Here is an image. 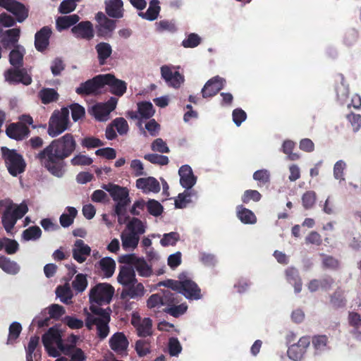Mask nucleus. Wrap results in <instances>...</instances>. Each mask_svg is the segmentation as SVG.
<instances>
[{
	"label": "nucleus",
	"instance_id": "obj_39",
	"mask_svg": "<svg viewBox=\"0 0 361 361\" xmlns=\"http://www.w3.org/2000/svg\"><path fill=\"white\" fill-rule=\"evenodd\" d=\"M159 11L160 7L159 6V1L152 0L147 11L145 13H140L139 16L147 20H153L157 18Z\"/></svg>",
	"mask_w": 361,
	"mask_h": 361
},
{
	"label": "nucleus",
	"instance_id": "obj_20",
	"mask_svg": "<svg viewBox=\"0 0 361 361\" xmlns=\"http://www.w3.org/2000/svg\"><path fill=\"white\" fill-rule=\"evenodd\" d=\"M310 341L309 337L304 336L300 338L297 343L293 344L288 350V357L295 361H298L303 357Z\"/></svg>",
	"mask_w": 361,
	"mask_h": 361
},
{
	"label": "nucleus",
	"instance_id": "obj_29",
	"mask_svg": "<svg viewBox=\"0 0 361 361\" xmlns=\"http://www.w3.org/2000/svg\"><path fill=\"white\" fill-rule=\"evenodd\" d=\"M105 11L109 16L121 18L123 16V3L121 0H106Z\"/></svg>",
	"mask_w": 361,
	"mask_h": 361
},
{
	"label": "nucleus",
	"instance_id": "obj_35",
	"mask_svg": "<svg viewBox=\"0 0 361 361\" xmlns=\"http://www.w3.org/2000/svg\"><path fill=\"white\" fill-rule=\"evenodd\" d=\"M79 20L80 18L76 14L59 17L56 21V28L59 31L68 28L77 23Z\"/></svg>",
	"mask_w": 361,
	"mask_h": 361
},
{
	"label": "nucleus",
	"instance_id": "obj_43",
	"mask_svg": "<svg viewBox=\"0 0 361 361\" xmlns=\"http://www.w3.org/2000/svg\"><path fill=\"white\" fill-rule=\"evenodd\" d=\"M42 235V231L39 226H30L25 229L22 234V238L25 241L36 240Z\"/></svg>",
	"mask_w": 361,
	"mask_h": 361
},
{
	"label": "nucleus",
	"instance_id": "obj_59",
	"mask_svg": "<svg viewBox=\"0 0 361 361\" xmlns=\"http://www.w3.org/2000/svg\"><path fill=\"white\" fill-rule=\"evenodd\" d=\"M151 148L153 151L160 153L169 152V148L168 147L166 143L161 138H157L154 140L151 145Z\"/></svg>",
	"mask_w": 361,
	"mask_h": 361
},
{
	"label": "nucleus",
	"instance_id": "obj_1",
	"mask_svg": "<svg viewBox=\"0 0 361 361\" xmlns=\"http://www.w3.org/2000/svg\"><path fill=\"white\" fill-rule=\"evenodd\" d=\"M76 145L74 137L71 133H66L51 141L36 154L35 158L50 173L61 178L65 173L64 159L75 151Z\"/></svg>",
	"mask_w": 361,
	"mask_h": 361
},
{
	"label": "nucleus",
	"instance_id": "obj_37",
	"mask_svg": "<svg viewBox=\"0 0 361 361\" xmlns=\"http://www.w3.org/2000/svg\"><path fill=\"white\" fill-rule=\"evenodd\" d=\"M99 267L106 277H111L115 271L116 262L111 257H104L99 262Z\"/></svg>",
	"mask_w": 361,
	"mask_h": 361
},
{
	"label": "nucleus",
	"instance_id": "obj_19",
	"mask_svg": "<svg viewBox=\"0 0 361 361\" xmlns=\"http://www.w3.org/2000/svg\"><path fill=\"white\" fill-rule=\"evenodd\" d=\"M96 19L98 22L97 26V35L101 37L110 35L116 27V21L108 18L102 12L97 14Z\"/></svg>",
	"mask_w": 361,
	"mask_h": 361
},
{
	"label": "nucleus",
	"instance_id": "obj_4",
	"mask_svg": "<svg viewBox=\"0 0 361 361\" xmlns=\"http://www.w3.org/2000/svg\"><path fill=\"white\" fill-rule=\"evenodd\" d=\"M164 285L181 293L188 300H199L202 298L201 290L197 284L184 273L179 275L178 280H167Z\"/></svg>",
	"mask_w": 361,
	"mask_h": 361
},
{
	"label": "nucleus",
	"instance_id": "obj_6",
	"mask_svg": "<svg viewBox=\"0 0 361 361\" xmlns=\"http://www.w3.org/2000/svg\"><path fill=\"white\" fill-rule=\"evenodd\" d=\"M5 209L2 216V224L7 233H11L17 221L21 219L28 211L26 204H15L9 200L4 204Z\"/></svg>",
	"mask_w": 361,
	"mask_h": 361
},
{
	"label": "nucleus",
	"instance_id": "obj_14",
	"mask_svg": "<svg viewBox=\"0 0 361 361\" xmlns=\"http://www.w3.org/2000/svg\"><path fill=\"white\" fill-rule=\"evenodd\" d=\"M0 6L12 13L19 23L23 22L28 16V9L15 0H0Z\"/></svg>",
	"mask_w": 361,
	"mask_h": 361
},
{
	"label": "nucleus",
	"instance_id": "obj_23",
	"mask_svg": "<svg viewBox=\"0 0 361 361\" xmlns=\"http://www.w3.org/2000/svg\"><path fill=\"white\" fill-rule=\"evenodd\" d=\"M224 86V80L216 76L207 82L202 90V97H210L216 94Z\"/></svg>",
	"mask_w": 361,
	"mask_h": 361
},
{
	"label": "nucleus",
	"instance_id": "obj_58",
	"mask_svg": "<svg viewBox=\"0 0 361 361\" xmlns=\"http://www.w3.org/2000/svg\"><path fill=\"white\" fill-rule=\"evenodd\" d=\"M147 305L149 308H159L164 305L163 295L159 294L152 295L147 301Z\"/></svg>",
	"mask_w": 361,
	"mask_h": 361
},
{
	"label": "nucleus",
	"instance_id": "obj_31",
	"mask_svg": "<svg viewBox=\"0 0 361 361\" xmlns=\"http://www.w3.org/2000/svg\"><path fill=\"white\" fill-rule=\"evenodd\" d=\"M104 76H108L106 85L111 87L112 94L116 96H122L126 91V83L121 80L116 79L114 75L111 74H105Z\"/></svg>",
	"mask_w": 361,
	"mask_h": 361
},
{
	"label": "nucleus",
	"instance_id": "obj_48",
	"mask_svg": "<svg viewBox=\"0 0 361 361\" xmlns=\"http://www.w3.org/2000/svg\"><path fill=\"white\" fill-rule=\"evenodd\" d=\"M39 338L38 336H32L30 338V341L28 343L27 347L26 348V360L27 361H33V355L34 352L39 344Z\"/></svg>",
	"mask_w": 361,
	"mask_h": 361
},
{
	"label": "nucleus",
	"instance_id": "obj_40",
	"mask_svg": "<svg viewBox=\"0 0 361 361\" xmlns=\"http://www.w3.org/2000/svg\"><path fill=\"white\" fill-rule=\"evenodd\" d=\"M238 217L244 224H253L257 221V218L254 213L250 209L243 207V206L238 207Z\"/></svg>",
	"mask_w": 361,
	"mask_h": 361
},
{
	"label": "nucleus",
	"instance_id": "obj_53",
	"mask_svg": "<svg viewBox=\"0 0 361 361\" xmlns=\"http://www.w3.org/2000/svg\"><path fill=\"white\" fill-rule=\"evenodd\" d=\"M312 345L317 351H322L325 349L328 343V338L326 336H314L312 340Z\"/></svg>",
	"mask_w": 361,
	"mask_h": 361
},
{
	"label": "nucleus",
	"instance_id": "obj_61",
	"mask_svg": "<svg viewBox=\"0 0 361 361\" xmlns=\"http://www.w3.org/2000/svg\"><path fill=\"white\" fill-rule=\"evenodd\" d=\"M22 326L18 322H13L9 327L8 343L15 341L20 335Z\"/></svg>",
	"mask_w": 361,
	"mask_h": 361
},
{
	"label": "nucleus",
	"instance_id": "obj_49",
	"mask_svg": "<svg viewBox=\"0 0 361 361\" xmlns=\"http://www.w3.org/2000/svg\"><path fill=\"white\" fill-rule=\"evenodd\" d=\"M149 213L154 216H158L163 212V207L154 200H150L146 204Z\"/></svg>",
	"mask_w": 361,
	"mask_h": 361
},
{
	"label": "nucleus",
	"instance_id": "obj_16",
	"mask_svg": "<svg viewBox=\"0 0 361 361\" xmlns=\"http://www.w3.org/2000/svg\"><path fill=\"white\" fill-rule=\"evenodd\" d=\"M161 78L168 85L174 88H178L184 82V77L178 71H173L168 66L161 67Z\"/></svg>",
	"mask_w": 361,
	"mask_h": 361
},
{
	"label": "nucleus",
	"instance_id": "obj_63",
	"mask_svg": "<svg viewBox=\"0 0 361 361\" xmlns=\"http://www.w3.org/2000/svg\"><path fill=\"white\" fill-rule=\"evenodd\" d=\"M135 350L140 357H143L149 353V344L146 341L139 340L135 343Z\"/></svg>",
	"mask_w": 361,
	"mask_h": 361
},
{
	"label": "nucleus",
	"instance_id": "obj_21",
	"mask_svg": "<svg viewBox=\"0 0 361 361\" xmlns=\"http://www.w3.org/2000/svg\"><path fill=\"white\" fill-rule=\"evenodd\" d=\"M71 32L76 38L90 40L94 36L93 25L90 21H82L73 26Z\"/></svg>",
	"mask_w": 361,
	"mask_h": 361
},
{
	"label": "nucleus",
	"instance_id": "obj_3",
	"mask_svg": "<svg viewBox=\"0 0 361 361\" xmlns=\"http://www.w3.org/2000/svg\"><path fill=\"white\" fill-rule=\"evenodd\" d=\"M90 310L93 314L87 312L85 325L89 329H92L94 325L97 326V335L101 339L105 338L109 333L108 324L110 321V310H104L94 305L90 306Z\"/></svg>",
	"mask_w": 361,
	"mask_h": 361
},
{
	"label": "nucleus",
	"instance_id": "obj_42",
	"mask_svg": "<svg viewBox=\"0 0 361 361\" xmlns=\"http://www.w3.org/2000/svg\"><path fill=\"white\" fill-rule=\"evenodd\" d=\"M68 214H63L59 218L61 225L66 228L70 226L77 216L78 211L75 207H68L67 208Z\"/></svg>",
	"mask_w": 361,
	"mask_h": 361
},
{
	"label": "nucleus",
	"instance_id": "obj_12",
	"mask_svg": "<svg viewBox=\"0 0 361 361\" xmlns=\"http://www.w3.org/2000/svg\"><path fill=\"white\" fill-rule=\"evenodd\" d=\"M114 288L108 283H99L91 289L90 300L91 303L102 305L109 303L114 295ZM93 304H92V305Z\"/></svg>",
	"mask_w": 361,
	"mask_h": 361
},
{
	"label": "nucleus",
	"instance_id": "obj_46",
	"mask_svg": "<svg viewBox=\"0 0 361 361\" xmlns=\"http://www.w3.org/2000/svg\"><path fill=\"white\" fill-rule=\"evenodd\" d=\"M87 281L85 275L82 274H78L72 282V286L75 290L81 293L87 287Z\"/></svg>",
	"mask_w": 361,
	"mask_h": 361
},
{
	"label": "nucleus",
	"instance_id": "obj_64",
	"mask_svg": "<svg viewBox=\"0 0 361 361\" xmlns=\"http://www.w3.org/2000/svg\"><path fill=\"white\" fill-rule=\"evenodd\" d=\"M71 163L73 166H88L92 163V159L85 155L78 154L71 160Z\"/></svg>",
	"mask_w": 361,
	"mask_h": 361
},
{
	"label": "nucleus",
	"instance_id": "obj_11",
	"mask_svg": "<svg viewBox=\"0 0 361 361\" xmlns=\"http://www.w3.org/2000/svg\"><path fill=\"white\" fill-rule=\"evenodd\" d=\"M2 154L5 159L8 170L13 176H17L24 171L25 162L22 156L15 150L2 148Z\"/></svg>",
	"mask_w": 361,
	"mask_h": 361
},
{
	"label": "nucleus",
	"instance_id": "obj_32",
	"mask_svg": "<svg viewBox=\"0 0 361 361\" xmlns=\"http://www.w3.org/2000/svg\"><path fill=\"white\" fill-rule=\"evenodd\" d=\"M20 33L21 30L20 27L6 30L4 32L6 37L1 39V43L4 47L5 48H9L11 47H16V46L19 45L18 42L20 37Z\"/></svg>",
	"mask_w": 361,
	"mask_h": 361
},
{
	"label": "nucleus",
	"instance_id": "obj_55",
	"mask_svg": "<svg viewBox=\"0 0 361 361\" xmlns=\"http://www.w3.org/2000/svg\"><path fill=\"white\" fill-rule=\"evenodd\" d=\"M295 144L293 141L286 140L283 144V152L288 154V158L290 160L295 161L299 159V155L296 153H292Z\"/></svg>",
	"mask_w": 361,
	"mask_h": 361
},
{
	"label": "nucleus",
	"instance_id": "obj_34",
	"mask_svg": "<svg viewBox=\"0 0 361 361\" xmlns=\"http://www.w3.org/2000/svg\"><path fill=\"white\" fill-rule=\"evenodd\" d=\"M98 55V60L100 65H104L112 53V48L109 43L100 42L95 47Z\"/></svg>",
	"mask_w": 361,
	"mask_h": 361
},
{
	"label": "nucleus",
	"instance_id": "obj_41",
	"mask_svg": "<svg viewBox=\"0 0 361 361\" xmlns=\"http://www.w3.org/2000/svg\"><path fill=\"white\" fill-rule=\"evenodd\" d=\"M137 113L140 118H149L154 114V109L152 104L148 102H140L137 104Z\"/></svg>",
	"mask_w": 361,
	"mask_h": 361
},
{
	"label": "nucleus",
	"instance_id": "obj_9",
	"mask_svg": "<svg viewBox=\"0 0 361 361\" xmlns=\"http://www.w3.org/2000/svg\"><path fill=\"white\" fill-rule=\"evenodd\" d=\"M69 121V110L62 108L55 111L50 118L47 133L49 136L54 137L64 132L68 128Z\"/></svg>",
	"mask_w": 361,
	"mask_h": 361
},
{
	"label": "nucleus",
	"instance_id": "obj_60",
	"mask_svg": "<svg viewBox=\"0 0 361 361\" xmlns=\"http://www.w3.org/2000/svg\"><path fill=\"white\" fill-rule=\"evenodd\" d=\"M66 347V349H68V353L67 355H70L71 361H85L86 360V355L82 349L74 348L71 352V346Z\"/></svg>",
	"mask_w": 361,
	"mask_h": 361
},
{
	"label": "nucleus",
	"instance_id": "obj_10",
	"mask_svg": "<svg viewBox=\"0 0 361 361\" xmlns=\"http://www.w3.org/2000/svg\"><path fill=\"white\" fill-rule=\"evenodd\" d=\"M108 76L99 75L91 80L82 82L76 89L75 92L80 95H96L101 94L106 85Z\"/></svg>",
	"mask_w": 361,
	"mask_h": 361
},
{
	"label": "nucleus",
	"instance_id": "obj_15",
	"mask_svg": "<svg viewBox=\"0 0 361 361\" xmlns=\"http://www.w3.org/2000/svg\"><path fill=\"white\" fill-rule=\"evenodd\" d=\"M117 102L116 98L111 97L107 102L94 106L92 109L93 115L99 121H106L110 113L115 109Z\"/></svg>",
	"mask_w": 361,
	"mask_h": 361
},
{
	"label": "nucleus",
	"instance_id": "obj_47",
	"mask_svg": "<svg viewBox=\"0 0 361 361\" xmlns=\"http://www.w3.org/2000/svg\"><path fill=\"white\" fill-rule=\"evenodd\" d=\"M180 239V235L177 232H171L165 233L160 240L162 246L174 245Z\"/></svg>",
	"mask_w": 361,
	"mask_h": 361
},
{
	"label": "nucleus",
	"instance_id": "obj_38",
	"mask_svg": "<svg viewBox=\"0 0 361 361\" xmlns=\"http://www.w3.org/2000/svg\"><path fill=\"white\" fill-rule=\"evenodd\" d=\"M38 96L40 98L42 102L44 104L56 102L59 97L58 92L52 88L42 89L39 92Z\"/></svg>",
	"mask_w": 361,
	"mask_h": 361
},
{
	"label": "nucleus",
	"instance_id": "obj_7",
	"mask_svg": "<svg viewBox=\"0 0 361 361\" xmlns=\"http://www.w3.org/2000/svg\"><path fill=\"white\" fill-rule=\"evenodd\" d=\"M102 188L107 191L113 200L116 202L115 213L117 215L122 214L130 202L128 189L114 183L103 185Z\"/></svg>",
	"mask_w": 361,
	"mask_h": 361
},
{
	"label": "nucleus",
	"instance_id": "obj_5",
	"mask_svg": "<svg viewBox=\"0 0 361 361\" xmlns=\"http://www.w3.org/2000/svg\"><path fill=\"white\" fill-rule=\"evenodd\" d=\"M145 232V227L140 219L133 218L126 225L121 235L123 249H135L137 247L140 235Z\"/></svg>",
	"mask_w": 361,
	"mask_h": 361
},
{
	"label": "nucleus",
	"instance_id": "obj_24",
	"mask_svg": "<svg viewBox=\"0 0 361 361\" xmlns=\"http://www.w3.org/2000/svg\"><path fill=\"white\" fill-rule=\"evenodd\" d=\"M136 187L145 193H157L160 191V184L154 177L138 178L136 180Z\"/></svg>",
	"mask_w": 361,
	"mask_h": 361
},
{
	"label": "nucleus",
	"instance_id": "obj_45",
	"mask_svg": "<svg viewBox=\"0 0 361 361\" xmlns=\"http://www.w3.org/2000/svg\"><path fill=\"white\" fill-rule=\"evenodd\" d=\"M56 295L60 298L61 301L66 304H69L71 301L73 295L69 288L64 286H59L56 290Z\"/></svg>",
	"mask_w": 361,
	"mask_h": 361
},
{
	"label": "nucleus",
	"instance_id": "obj_22",
	"mask_svg": "<svg viewBox=\"0 0 361 361\" xmlns=\"http://www.w3.org/2000/svg\"><path fill=\"white\" fill-rule=\"evenodd\" d=\"M73 259L79 263L84 262L90 255L91 248L82 240H77L72 249Z\"/></svg>",
	"mask_w": 361,
	"mask_h": 361
},
{
	"label": "nucleus",
	"instance_id": "obj_56",
	"mask_svg": "<svg viewBox=\"0 0 361 361\" xmlns=\"http://www.w3.org/2000/svg\"><path fill=\"white\" fill-rule=\"evenodd\" d=\"M111 123L120 135L127 133L128 130V124L123 118H117L114 119Z\"/></svg>",
	"mask_w": 361,
	"mask_h": 361
},
{
	"label": "nucleus",
	"instance_id": "obj_44",
	"mask_svg": "<svg viewBox=\"0 0 361 361\" xmlns=\"http://www.w3.org/2000/svg\"><path fill=\"white\" fill-rule=\"evenodd\" d=\"M152 320L149 318H145L138 326L137 331L139 336L146 337L152 334Z\"/></svg>",
	"mask_w": 361,
	"mask_h": 361
},
{
	"label": "nucleus",
	"instance_id": "obj_52",
	"mask_svg": "<svg viewBox=\"0 0 361 361\" xmlns=\"http://www.w3.org/2000/svg\"><path fill=\"white\" fill-rule=\"evenodd\" d=\"M144 158L152 164H157L161 166L166 165L169 163V158L166 156L148 154L145 155Z\"/></svg>",
	"mask_w": 361,
	"mask_h": 361
},
{
	"label": "nucleus",
	"instance_id": "obj_2",
	"mask_svg": "<svg viewBox=\"0 0 361 361\" xmlns=\"http://www.w3.org/2000/svg\"><path fill=\"white\" fill-rule=\"evenodd\" d=\"M25 54V48L21 45L16 46L8 55L9 63L13 66L8 69L4 77L10 82L22 83L25 85L31 84L32 80L26 69L20 68L23 66V57Z\"/></svg>",
	"mask_w": 361,
	"mask_h": 361
},
{
	"label": "nucleus",
	"instance_id": "obj_54",
	"mask_svg": "<svg viewBox=\"0 0 361 361\" xmlns=\"http://www.w3.org/2000/svg\"><path fill=\"white\" fill-rule=\"evenodd\" d=\"M201 38L195 33H191L188 38L182 42V45L185 48H194L200 44Z\"/></svg>",
	"mask_w": 361,
	"mask_h": 361
},
{
	"label": "nucleus",
	"instance_id": "obj_30",
	"mask_svg": "<svg viewBox=\"0 0 361 361\" xmlns=\"http://www.w3.org/2000/svg\"><path fill=\"white\" fill-rule=\"evenodd\" d=\"M51 33L50 28L44 27L35 34V45L38 51H42L47 47Z\"/></svg>",
	"mask_w": 361,
	"mask_h": 361
},
{
	"label": "nucleus",
	"instance_id": "obj_62",
	"mask_svg": "<svg viewBox=\"0 0 361 361\" xmlns=\"http://www.w3.org/2000/svg\"><path fill=\"white\" fill-rule=\"evenodd\" d=\"M347 119L350 123L354 132H357L361 128V116L351 113L347 116Z\"/></svg>",
	"mask_w": 361,
	"mask_h": 361
},
{
	"label": "nucleus",
	"instance_id": "obj_33",
	"mask_svg": "<svg viewBox=\"0 0 361 361\" xmlns=\"http://www.w3.org/2000/svg\"><path fill=\"white\" fill-rule=\"evenodd\" d=\"M117 280L118 283L124 286H130V284L136 282L137 279L134 269L129 267H122L120 269Z\"/></svg>",
	"mask_w": 361,
	"mask_h": 361
},
{
	"label": "nucleus",
	"instance_id": "obj_18",
	"mask_svg": "<svg viewBox=\"0 0 361 361\" xmlns=\"http://www.w3.org/2000/svg\"><path fill=\"white\" fill-rule=\"evenodd\" d=\"M161 78L168 85L174 88H178L184 82V77L178 71H173L168 66L161 67Z\"/></svg>",
	"mask_w": 361,
	"mask_h": 361
},
{
	"label": "nucleus",
	"instance_id": "obj_57",
	"mask_svg": "<svg viewBox=\"0 0 361 361\" xmlns=\"http://www.w3.org/2000/svg\"><path fill=\"white\" fill-rule=\"evenodd\" d=\"M168 346L171 356H177L181 352L182 347L176 338H171Z\"/></svg>",
	"mask_w": 361,
	"mask_h": 361
},
{
	"label": "nucleus",
	"instance_id": "obj_28",
	"mask_svg": "<svg viewBox=\"0 0 361 361\" xmlns=\"http://www.w3.org/2000/svg\"><path fill=\"white\" fill-rule=\"evenodd\" d=\"M180 176V183L181 185L190 189L196 183V178L193 175L192 169L188 165L182 166L178 171Z\"/></svg>",
	"mask_w": 361,
	"mask_h": 361
},
{
	"label": "nucleus",
	"instance_id": "obj_25",
	"mask_svg": "<svg viewBox=\"0 0 361 361\" xmlns=\"http://www.w3.org/2000/svg\"><path fill=\"white\" fill-rule=\"evenodd\" d=\"M7 135L17 140H21L27 137L30 133L28 128L22 123H11L6 130Z\"/></svg>",
	"mask_w": 361,
	"mask_h": 361
},
{
	"label": "nucleus",
	"instance_id": "obj_51",
	"mask_svg": "<svg viewBox=\"0 0 361 361\" xmlns=\"http://www.w3.org/2000/svg\"><path fill=\"white\" fill-rule=\"evenodd\" d=\"M179 296L177 293H173L169 290H166L163 293V300L164 305H166L167 307H170L173 305L179 303Z\"/></svg>",
	"mask_w": 361,
	"mask_h": 361
},
{
	"label": "nucleus",
	"instance_id": "obj_17",
	"mask_svg": "<svg viewBox=\"0 0 361 361\" xmlns=\"http://www.w3.org/2000/svg\"><path fill=\"white\" fill-rule=\"evenodd\" d=\"M161 78L168 85L174 88H178L184 82V77L178 71H173L168 66L161 67Z\"/></svg>",
	"mask_w": 361,
	"mask_h": 361
},
{
	"label": "nucleus",
	"instance_id": "obj_26",
	"mask_svg": "<svg viewBox=\"0 0 361 361\" xmlns=\"http://www.w3.org/2000/svg\"><path fill=\"white\" fill-rule=\"evenodd\" d=\"M109 345L114 352L121 354L127 350L128 341L123 333L118 332L114 334L109 339Z\"/></svg>",
	"mask_w": 361,
	"mask_h": 361
},
{
	"label": "nucleus",
	"instance_id": "obj_36",
	"mask_svg": "<svg viewBox=\"0 0 361 361\" xmlns=\"http://www.w3.org/2000/svg\"><path fill=\"white\" fill-rule=\"evenodd\" d=\"M0 268L6 273L15 275L20 271L19 265L4 256L0 257Z\"/></svg>",
	"mask_w": 361,
	"mask_h": 361
},
{
	"label": "nucleus",
	"instance_id": "obj_8",
	"mask_svg": "<svg viewBox=\"0 0 361 361\" xmlns=\"http://www.w3.org/2000/svg\"><path fill=\"white\" fill-rule=\"evenodd\" d=\"M42 343L48 354L54 357L60 355V351L68 353V349L63 344L60 332L58 329L50 328L42 336Z\"/></svg>",
	"mask_w": 361,
	"mask_h": 361
},
{
	"label": "nucleus",
	"instance_id": "obj_13",
	"mask_svg": "<svg viewBox=\"0 0 361 361\" xmlns=\"http://www.w3.org/2000/svg\"><path fill=\"white\" fill-rule=\"evenodd\" d=\"M120 262L131 264L137 270L138 274L145 277L149 276L152 270L143 258L137 257L135 254H128L120 257Z\"/></svg>",
	"mask_w": 361,
	"mask_h": 361
},
{
	"label": "nucleus",
	"instance_id": "obj_50",
	"mask_svg": "<svg viewBox=\"0 0 361 361\" xmlns=\"http://www.w3.org/2000/svg\"><path fill=\"white\" fill-rule=\"evenodd\" d=\"M188 309V306L183 303L180 305H173L170 307H166L164 311L171 314L174 317H178L179 316L183 314Z\"/></svg>",
	"mask_w": 361,
	"mask_h": 361
},
{
	"label": "nucleus",
	"instance_id": "obj_27",
	"mask_svg": "<svg viewBox=\"0 0 361 361\" xmlns=\"http://www.w3.org/2000/svg\"><path fill=\"white\" fill-rule=\"evenodd\" d=\"M145 294V288L144 286L141 283L137 282H134L130 286H126L125 288L123 289L121 293V298L122 299H127V298H141Z\"/></svg>",
	"mask_w": 361,
	"mask_h": 361
}]
</instances>
